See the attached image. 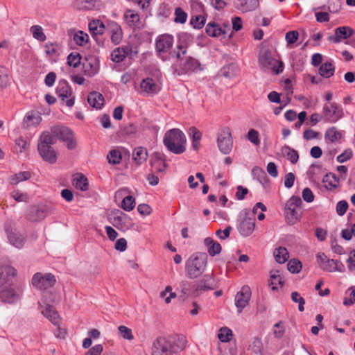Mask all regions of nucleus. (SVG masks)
Returning <instances> with one entry per match:
<instances>
[{
	"mask_svg": "<svg viewBox=\"0 0 355 355\" xmlns=\"http://www.w3.org/2000/svg\"><path fill=\"white\" fill-rule=\"evenodd\" d=\"M187 344L184 336H159L152 343L151 355H175L182 351Z\"/></svg>",
	"mask_w": 355,
	"mask_h": 355,
	"instance_id": "1",
	"label": "nucleus"
},
{
	"mask_svg": "<svg viewBox=\"0 0 355 355\" xmlns=\"http://www.w3.org/2000/svg\"><path fill=\"white\" fill-rule=\"evenodd\" d=\"M174 53L177 58L175 72L178 76L202 70L198 60L189 53L186 44H178Z\"/></svg>",
	"mask_w": 355,
	"mask_h": 355,
	"instance_id": "2",
	"label": "nucleus"
},
{
	"mask_svg": "<svg viewBox=\"0 0 355 355\" xmlns=\"http://www.w3.org/2000/svg\"><path fill=\"white\" fill-rule=\"evenodd\" d=\"M208 256L205 252H197L191 254L185 262V273L188 278L193 279L202 276L206 271Z\"/></svg>",
	"mask_w": 355,
	"mask_h": 355,
	"instance_id": "3",
	"label": "nucleus"
},
{
	"mask_svg": "<svg viewBox=\"0 0 355 355\" xmlns=\"http://www.w3.org/2000/svg\"><path fill=\"white\" fill-rule=\"evenodd\" d=\"M163 141L166 148L174 154H182L186 150L187 137L178 128L168 130L164 135Z\"/></svg>",
	"mask_w": 355,
	"mask_h": 355,
	"instance_id": "4",
	"label": "nucleus"
},
{
	"mask_svg": "<svg viewBox=\"0 0 355 355\" xmlns=\"http://www.w3.org/2000/svg\"><path fill=\"white\" fill-rule=\"evenodd\" d=\"M259 66L264 70H271L276 74L283 71V63L273 58L270 51L262 50L259 55Z\"/></svg>",
	"mask_w": 355,
	"mask_h": 355,
	"instance_id": "5",
	"label": "nucleus"
},
{
	"mask_svg": "<svg viewBox=\"0 0 355 355\" xmlns=\"http://www.w3.org/2000/svg\"><path fill=\"white\" fill-rule=\"evenodd\" d=\"M255 218L250 217V210L244 209L239 216L238 230L243 236H250L254 230Z\"/></svg>",
	"mask_w": 355,
	"mask_h": 355,
	"instance_id": "6",
	"label": "nucleus"
},
{
	"mask_svg": "<svg viewBox=\"0 0 355 355\" xmlns=\"http://www.w3.org/2000/svg\"><path fill=\"white\" fill-rule=\"evenodd\" d=\"M217 145L220 152L228 155L233 148V139L229 128H223L218 134Z\"/></svg>",
	"mask_w": 355,
	"mask_h": 355,
	"instance_id": "7",
	"label": "nucleus"
},
{
	"mask_svg": "<svg viewBox=\"0 0 355 355\" xmlns=\"http://www.w3.org/2000/svg\"><path fill=\"white\" fill-rule=\"evenodd\" d=\"M56 279L51 273L42 274L41 272L35 273L32 278V284L33 286L41 291H47L55 284Z\"/></svg>",
	"mask_w": 355,
	"mask_h": 355,
	"instance_id": "8",
	"label": "nucleus"
},
{
	"mask_svg": "<svg viewBox=\"0 0 355 355\" xmlns=\"http://www.w3.org/2000/svg\"><path fill=\"white\" fill-rule=\"evenodd\" d=\"M51 134L60 140L67 142V148L73 149L76 147V143L73 140V132L65 126L56 125L51 129Z\"/></svg>",
	"mask_w": 355,
	"mask_h": 355,
	"instance_id": "9",
	"label": "nucleus"
},
{
	"mask_svg": "<svg viewBox=\"0 0 355 355\" xmlns=\"http://www.w3.org/2000/svg\"><path fill=\"white\" fill-rule=\"evenodd\" d=\"M323 116L326 121L335 123L343 116V111L336 103H326L322 107Z\"/></svg>",
	"mask_w": 355,
	"mask_h": 355,
	"instance_id": "10",
	"label": "nucleus"
},
{
	"mask_svg": "<svg viewBox=\"0 0 355 355\" xmlns=\"http://www.w3.org/2000/svg\"><path fill=\"white\" fill-rule=\"evenodd\" d=\"M53 144V137L49 132H43L37 144L38 152L40 155H55L51 145Z\"/></svg>",
	"mask_w": 355,
	"mask_h": 355,
	"instance_id": "11",
	"label": "nucleus"
},
{
	"mask_svg": "<svg viewBox=\"0 0 355 355\" xmlns=\"http://www.w3.org/2000/svg\"><path fill=\"white\" fill-rule=\"evenodd\" d=\"M174 39L171 35L163 34L159 35L155 40V49L161 56L169 52L173 46Z\"/></svg>",
	"mask_w": 355,
	"mask_h": 355,
	"instance_id": "12",
	"label": "nucleus"
},
{
	"mask_svg": "<svg viewBox=\"0 0 355 355\" xmlns=\"http://www.w3.org/2000/svg\"><path fill=\"white\" fill-rule=\"evenodd\" d=\"M50 214L51 209L47 206H31L28 209L26 217L30 221L38 222L44 219Z\"/></svg>",
	"mask_w": 355,
	"mask_h": 355,
	"instance_id": "13",
	"label": "nucleus"
},
{
	"mask_svg": "<svg viewBox=\"0 0 355 355\" xmlns=\"http://www.w3.org/2000/svg\"><path fill=\"white\" fill-rule=\"evenodd\" d=\"M56 94L61 98L62 101L66 100L67 106L71 107L74 104V98H69L71 94L72 91L70 85L65 80H60L56 88Z\"/></svg>",
	"mask_w": 355,
	"mask_h": 355,
	"instance_id": "14",
	"label": "nucleus"
},
{
	"mask_svg": "<svg viewBox=\"0 0 355 355\" xmlns=\"http://www.w3.org/2000/svg\"><path fill=\"white\" fill-rule=\"evenodd\" d=\"M136 54L137 51H133L130 44L121 46L114 49L110 55L112 62L119 63L124 60L126 57H132V54Z\"/></svg>",
	"mask_w": 355,
	"mask_h": 355,
	"instance_id": "15",
	"label": "nucleus"
},
{
	"mask_svg": "<svg viewBox=\"0 0 355 355\" xmlns=\"http://www.w3.org/2000/svg\"><path fill=\"white\" fill-rule=\"evenodd\" d=\"M216 287V283L213 272L205 274L196 286L194 294L198 295L201 291L213 290Z\"/></svg>",
	"mask_w": 355,
	"mask_h": 355,
	"instance_id": "16",
	"label": "nucleus"
},
{
	"mask_svg": "<svg viewBox=\"0 0 355 355\" xmlns=\"http://www.w3.org/2000/svg\"><path fill=\"white\" fill-rule=\"evenodd\" d=\"M251 297V290L248 286H243L241 291L235 296V305L239 309V313L248 304Z\"/></svg>",
	"mask_w": 355,
	"mask_h": 355,
	"instance_id": "17",
	"label": "nucleus"
},
{
	"mask_svg": "<svg viewBox=\"0 0 355 355\" xmlns=\"http://www.w3.org/2000/svg\"><path fill=\"white\" fill-rule=\"evenodd\" d=\"M19 293L14 289L0 285V300L2 302L13 304L19 301Z\"/></svg>",
	"mask_w": 355,
	"mask_h": 355,
	"instance_id": "18",
	"label": "nucleus"
},
{
	"mask_svg": "<svg viewBox=\"0 0 355 355\" xmlns=\"http://www.w3.org/2000/svg\"><path fill=\"white\" fill-rule=\"evenodd\" d=\"M107 31L111 42L114 45L120 44L123 37L121 26L116 22L111 21L107 24Z\"/></svg>",
	"mask_w": 355,
	"mask_h": 355,
	"instance_id": "19",
	"label": "nucleus"
},
{
	"mask_svg": "<svg viewBox=\"0 0 355 355\" xmlns=\"http://www.w3.org/2000/svg\"><path fill=\"white\" fill-rule=\"evenodd\" d=\"M139 93L147 95H153L159 91V86L150 78L143 79L139 86Z\"/></svg>",
	"mask_w": 355,
	"mask_h": 355,
	"instance_id": "20",
	"label": "nucleus"
},
{
	"mask_svg": "<svg viewBox=\"0 0 355 355\" xmlns=\"http://www.w3.org/2000/svg\"><path fill=\"white\" fill-rule=\"evenodd\" d=\"M17 275V270L9 265H2L0 266V284L3 285L12 280Z\"/></svg>",
	"mask_w": 355,
	"mask_h": 355,
	"instance_id": "21",
	"label": "nucleus"
},
{
	"mask_svg": "<svg viewBox=\"0 0 355 355\" xmlns=\"http://www.w3.org/2000/svg\"><path fill=\"white\" fill-rule=\"evenodd\" d=\"M353 30L349 26H340L335 30L334 35H329L328 40L334 43H339L342 39H347L352 36Z\"/></svg>",
	"mask_w": 355,
	"mask_h": 355,
	"instance_id": "22",
	"label": "nucleus"
},
{
	"mask_svg": "<svg viewBox=\"0 0 355 355\" xmlns=\"http://www.w3.org/2000/svg\"><path fill=\"white\" fill-rule=\"evenodd\" d=\"M42 121L40 114L34 110L28 112L23 119V127L29 128L38 125Z\"/></svg>",
	"mask_w": 355,
	"mask_h": 355,
	"instance_id": "23",
	"label": "nucleus"
},
{
	"mask_svg": "<svg viewBox=\"0 0 355 355\" xmlns=\"http://www.w3.org/2000/svg\"><path fill=\"white\" fill-rule=\"evenodd\" d=\"M83 70L87 76H94L99 71V64L97 60L94 58H86L83 63Z\"/></svg>",
	"mask_w": 355,
	"mask_h": 355,
	"instance_id": "24",
	"label": "nucleus"
},
{
	"mask_svg": "<svg viewBox=\"0 0 355 355\" xmlns=\"http://www.w3.org/2000/svg\"><path fill=\"white\" fill-rule=\"evenodd\" d=\"M235 7L243 12L255 10L259 6V0H235Z\"/></svg>",
	"mask_w": 355,
	"mask_h": 355,
	"instance_id": "25",
	"label": "nucleus"
},
{
	"mask_svg": "<svg viewBox=\"0 0 355 355\" xmlns=\"http://www.w3.org/2000/svg\"><path fill=\"white\" fill-rule=\"evenodd\" d=\"M6 232L8 234V239L9 242L12 245L17 248H20L24 244V238L21 236H19L16 232H13L11 228V224L7 223L5 227Z\"/></svg>",
	"mask_w": 355,
	"mask_h": 355,
	"instance_id": "26",
	"label": "nucleus"
},
{
	"mask_svg": "<svg viewBox=\"0 0 355 355\" xmlns=\"http://www.w3.org/2000/svg\"><path fill=\"white\" fill-rule=\"evenodd\" d=\"M127 216L119 210H116L110 218L112 224L118 230L124 231L125 229V223L127 220Z\"/></svg>",
	"mask_w": 355,
	"mask_h": 355,
	"instance_id": "27",
	"label": "nucleus"
},
{
	"mask_svg": "<svg viewBox=\"0 0 355 355\" xmlns=\"http://www.w3.org/2000/svg\"><path fill=\"white\" fill-rule=\"evenodd\" d=\"M42 314L54 325H59L60 318L58 311L51 306H44L40 309Z\"/></svg>",
	"mask_w": 355,
	"mask_h": 355,
	"instance_id": "28",
	"label": "nucleus"
},
{
	"mask_svg": "<svg viewBox=\"0 0 355 355\" xmlns=\"http://www.w3.org/2000/svg\"><path fill=\"white\" fill-rule=\"evenodd\" d=\"M76 6L80 10H98L102 6V3L98 0H76Z\"/></svg>",
	"mask_w": 355,
	"mask_h": 355,
	"instance_id": "29",
	"label": "nucleus"
},
{
	"mask_svg": "<svg viewBox=\"0 0 355 355\" xmlns=\"http://www.w3.org/2000/svg\"><path fill=\"white\" fill-rule=\"evenodd\" d=\"M123 19L130 27H137L140 23V17L138 12L131 9L125 11Z\"/></svg>",
	"mask_w": 355,
	"mask_h": 355,
	"instance_id": "30",
	"label": "nucleus"
},
{
	"mask_svg": "<svg viewBox=\"0 0 355 355\" xmlns=\"http://www.w3.org/2000/svg\"><path fill=\"white\" fill-rule=\"evenodd\" d=\"M57 300V295L51 291H45L42 293L41 300L38 302L40 309L44 306H51Z\"/></svg>",
	"mask_w": 355,
	"mask_h": 355,
	"instance_id": "31",
	"label": "nucleus"
},
{
	"mask_svg": "<svg viewBox=\"0 0 355 355\" xmlns=\"http://www.w3.org/2000/svg\"><path fill=\"white\" fill-rule=\"evenodd\" d=\"M204 244L207 246V252L211 257H214L221 252L222 248L220 243L214 241L211 237L205 239Z\"/></svg>",
	"mask_w": 355,
	"mask_h": 355,
	"instance_id": "32",
	"label": "nucleus"
},
{
	"mask_svg": "<svg viewBox=\"0 0 355 355\" xmlns=\"http://www.w3.org/2000/svg\"><path fill=\"white\" fill-rule=\"evenodd\" d=\"M189 134L191 138L192 148L198 153L200 147L202 133L196 127L192 126L189 129Z\"/></svg>",
	"mask_w": 355,
	"mask_h": 355,
	"instance_id": "33",
	"label": "nucleus"
},
{
	"mask_svg": "<svg viewBox=\"0 0 355 355\" xmlns=\"http://www.w3.org/2000/svg\"><path fill=\"white\" fill-rule=\"evenodd\" d=\"M87 101L92 107L101 109L104 103V98L100 93L94 92L88 95Z\"/></svg>",
	"mask_w": 355,
	"mask_h": 355,
	"instance_id": "34",
	"label": "nucleus"
},
{
	"mask_svg": "<svg viewBox=\"0 0 355 355\" xmlns=\"http://www.w3.org/2000/svg\"><path fill=\"white\" fill-rule=\"evenodd\" d=\"M73 185L77 189L83 191L88 190L89 188V184L87 178L81 173H77L74 175L73 179Z\"/></svg>",
	"mask_w": 355,
	"mask_h": 355,
	"instance_id": "35",
	"label": "nucleus"
},
{
	"mask_svg": "<svg viewBox=\"0 0 355 355\" xmlns=\"http://www.w3.org/2000/svg\"><path fill=\"white\" fill-rule=\"evenodd\" d=\"M150 164L153 170L157 173L164 172L167 166L166 159L162 157H152Z\"/></svg>",
	"mask_w": 355,
	"mask_h": 355,
	"instance_id": "36",
	"label": "nucleus"
},
{
	"mask_svg": "<svg viewBox=\"0 0 355 355\" xmlns=\"http://www.w3.org/2000/svg\"><path fill=\"white\" fill-rule=\"evenodd\" d=\"M335 71V67L331 62H325L319 68V74L325 78L331 77Z\"/></svg>",
	"mask_w": 355,
	"mask_h": 355,
	"instance_id": "37",
	"label": "nucleus"
},
{
	"mask_svg": "<svg viewBox=\"0 0 355 355\" xmlns=\"http://www.w3.org/2000/svg\"><path fill=\"white\" fill-rule=\"evenodd\" d=\"M322 269L327 272H343L344 266L338 261H336L334 259H327L326 263L322 265Z\"/></svg>",
	"mask_w": 355,
	"mask_h": 355,
	"instance_id": "38",
	"label": "nucleus"
},
{
	"mask_svg": "<svg viewBox=\"0 0 355 355\" xmlns=\"http://www.w3.org/2000/svg\"><path fill=\"white\" fill-rule=\"evenodd\" d=\"M342 136V132L338 130L334 126L329 128L324 135L325 139L332 143L338 142Z\"/></svg>",
	"mask_w": 355,
	"mask_h": 355,
	"instance_id": "39",
	"label": "nucleus"
},
{
	"mask_svg": "<svg viewBox=\"0 0 355 355\" xmlns=\"http://www.w3.org/2000/svg\"><path fill=\"white\" fill-rule=\"evenodd\" d=\"M286 219L289 225H293L297 223L300 217V214L295 208L286 206L285 210Z\"/></svg>",
	"mask_w": 355,
	"mask_h": 355,
	"instance_id": "40",
	"label": "nucleus"
},
{
	"mask_svg": "<svg viewBox=\"0 0 355 355\" xmlns=\"http://www.w3.org/2000/svg\"><path fill=\"white\" fill-rule=\"evenodd\" d=\"M206 33L211 37H219L225 34V31L216 23H209L206 27Z\"/></svg>",
	"mask_w": 355,
	"mask_h": 355,
	"instance_id": "41",
	"label": "nucleus"
},
{
	"mask_svg": "<svg viewBox=\"0 0 355 355\" xmlns=\"http://www.w3.org/2000/svg\"><path fill=\"white\" fill-rule=\"evenodd\" d=\"M89 29L94 35H101L105 30V25L99 20H93L89 23Z\"/></svg>",
	"mask_w": 355,
	"mask_h": 355,
	"instance_id": "42",
	"label": "nucleus"
},
{
	"mask_svg": "<svg viewBox=\"0 0 355 355\" xmlns=\"http://www.w3.org/2000/svg\"><path fill=\"white\" fill-rule=\"evenodd\" d=\"M275 261L279 263H285L289 258L287 249L284 247H279L275 249L274 252Z\"/></svg>",
	"mask_w": 355,
	"mask_h": 355,
	"instance_id": "43",
	"label": "nucleus"
},
{
	"mask_svg": "<svg viewBox=\"0 0 355 355\" xmlns=\"http://www.w3.org/2000/svg\"><path fill=\"white\" fill-rule=\"evenodd\" d=\"M270 286L272 290H276L277 285L279 284L282 286L284 284V277L279 274L278 270L270 272Z\"/></svg>",
	"mask_w": 355,
	"mask_h": 355,
	"instance_id": "44",
	"label": "nucleus"
},
{
	"mask_svg": "<svg viewBox=\"0 0 355 355\" xmlns=\"http://www.w3.org/2000/svg\"><path fill=\"white\" fill-rule=\"evenodd\" d=\"M60 46L58 43L47 42L44 46V51L50 57L60 55Z\"/></svg>",
	"mask_w": 355,
	"mask_h": 355,
	"instance_id": "45",
	"label": "nucleus"
},
{
	"mask_svg": "<svg viewBox=\"0 0 355 355\" xmlns=\"http://www.w3.org/2000/svg\"><path fill=\"white\" fill-rule=\"evenodd\" d=\"M29 148V142L20 137L15 140V149L17 153H26Z\"/></svg>",
	"mask_w": 355,
	"mask_h": 355,
	"instance_id": "46",
	"label": "nucleus"
},
{
	"mask_svg": "<svg viewBox=\"0 0 355 355\" xmlns=\"http://www.w3.org/2000/svg\"><path fill=\"white\" fill-rule=\"evenodd\" d=\"M31 177V173L28 171L19 172L13 175L10 179V183L13 185L19 184L21 181L27 180Z\"/></svg>",
	"mask_w": 355,
	"mask_h": 355,
	"instance_id": "47",
	"label": "nucleus"
},
{
	"mask_svg": "<svg viewBox=\"0 0 355 355\" xmlns=\"http://www.w3.org/2000/svg\"><path fill=\"white\" fill-rule=\"evenodd\" d=\"M73 39L77 45L81 46L85 45L89 40L88 35L82 31L75 33Z\"/></svg>",
	"mask_w": 355,
	"mask_h": 355,
	"instance_id": "48",
	"label": "nucleus"
},
{
	"mask_svg": "<svg viewBox=\"0 0 355 355\" xmlns=\"http://www.w3.org/2000/svg\"><path fill=\"white\" fill-rule=\"evenodd\" d=\"M30 31L33 35V37L38 41L44 42L46 40V37L43 32V28L39 25L32 26L30 28Z\"/></svg>",
	"mask_w": 355,
	"mask_h": 355,
	"instance_id": "49",
	"label": "nucleus"
},
{
	"mask_svg": "<svg viewBox=\"0 0 355 355\" xmlns=\"http://www.w3.org/2000/svg\"><path fill=\"white\" fill-rule=\"evenodd\" d=\"M160 297L164 300L166 304L171 303V300L177 297L175 293L172 292V287L171 286H166L165 289L159 293Z\"/></svg>",
	"mask_w": 355,
	"mask_h": 355,
	"instance_id": "50",
	"label": "nucleus"
},
{
	"mask_svg": "<svg viewBox=\"0 0 355 355\" xmlns=\"http://www.w3.org/2000/svg\"><path fill=\"white\" fill-rule=\"evenodd\" d=\"M232 336V331L230 329L227 327H222L219 330L218 338L221 342L227 343L231 340Z\"/></svg>",
	"mask_w": 355,
	"mask_h": 355,
	"instance_id": "51",
	"label": "nucleus"
},
{
	"mask_svg": "<svg viewBox=\"0 0 355 355\" xmlns=\"http://www.w3.org/2000/svg\"><path fill=\"white\" fill-rule=\"evenodd\" d=\"M252 174L262 184L268 180L265 171L259 166H255L252 168Z\"/></svg>",
	"mask_w": 355,
	"mask_h": 355,
	"instance_id": "52",
	"label": "nucleus"
},
{
	"mask_svg": "<svg viewBox=\"0 0 355 355\" xmlns=\"http://www.w3.org/2000/svg\"><path fill=\"white\" fill-rule=\"evenodd\" d=\"M81 56L78 53L72 52L67 56V64L76 68L80 64Z\"/></svg>",
	"mask_w": 355,
	"mask_h": 355,
	"instance_id": "53",
	"label": "nucleus"
},
{
	"mask_svg": "<svg viewBox=\"0 0 355 355\" xmlns=\"http://www.w3.org/2000/svg\"><path fill=\"white\" fill-rule=\"evenodd\" d=\"M135 205V198L132 196H128L123 198L121 202V207L127 211L132 210Z\"/></svg>",
	"mask_w": 355,
	"mask_h": 355,
	"instance_id": "54",
	"label": "nucleus"
},
{
	"mask_svg": "<svg viewBox=\"0 0 355 355\" xmlns=\"http://www.w3.org/2000/svg\"><path fill=\"white\" fill-rule=\"evenodd\" d=\"M119 335L125 340H132L134 339V336L131 329L124 325H121L118 327Z\"/></svg>",
	"mask_w": 355,
	"mask_h": 355,
	"instance_id": "55",
	"label": "nucleus"
},
{
	"mask_svg": "<svg viewBox=\"0 0 355 355\" xmlns=\"http://www.w3.org/2000/svg\"><path fill=\"white\" fill-rule=\"evenodd\" d=\"M287 268L291 272L298 273L302 269V263L299 260L293 259L289 261Z\"/></svg>",
	"mask_w": 355,
	"mask_h": 355,
	"instance_id": "56",
	"label": "nucleus"
},
{
	"mask_svg": "<svg viewBox=\"0 0 355 355\" xmlns=\"http://www.w3.org/2000/svg\"><path fill=\"white\" fill-rule=\"evenodd\" d=\"M323 182H328V186H326L327 187H329L330 189H334L337 187L339 179L334 174L330 173L324 177Z\"/></svg>",
	"mask_w": 355,
	"mask_h": 355,
	"instance_id": "57",
	"label": "nucleus"
},
{
	"mask_svg": "<svg viewBox=\"0 0 355 355\" xmlns=\"http://www.w3.org/2000/svg\"><path fill=\"white\" fill-rule=\"evenodd\" d=\"M175 22L184 24L186 22L187 19V13L182 10L180 8H176L175 10Z\"/></svg>",
	"mask_w": 355,
	"mask_h": 355,
	"instance_id": "58",
	"label": "nucleus"
},
{
	"mask_svg": "<svg viewBox=\"0 0 355 355\" xmlns=\"http://www.w3.org/2000/svg\"><path fill=\"white\" fill-rule=\"evenodd\" d=\"M10 196L12 198L15 199V201L20 202H28V196L26 193H21L18 190H15L10 193Z\"/></svg>",
	"mask_w": 355,
	"mask_h": 355,
	"instance_id": "59",
	"label": "nucleus"
},
{
	"mask_svg": "<svg viewBox=\"0 0 355 355\" xmlns=\"http://www.w3.org/2000/svg\"><path fill=\"white\" fill-rule=\"evenodd\" d=\"M291 299L294 302H297L299 304L298 309L300 311H303L304 310V299L301 297L297 291H294L291 293Z\"/></svg>",
	"mask_w": 355,
	"mask_h": 355,
	"instance_id": "60",
	"label": "nucleus"
},
{
	"mask_svg": "<svg viewBox=\"0 0 355 355\" xmlns=\"http://www.w3.org/2000/svg\"><path fill=\"white\" fill-rule=\"evenodd\" d=\"M205 23V19L202 15H196L191 19V24L196 28H201Z\"/></svg>",
	"mask_w": 355,
	"mask_h": 355,
	"instance_id": "61",
	"label": "nucleus"
},
{
	"mask_svg": "<svg viewBox=\"0 0 355 355\" xmlns=\"http://www.w3.org/2000/svg\"><path fill=\"white\" fill-rule=\"evenodd\" d=\"M8 81V69L4 67L0 66V87L6 86Z\"/></svg>",
	"mask_w": 355,
	"mask_h": 355,
	"instance_id": "62",
	"label": "nucleus"
},
{
	"mask_svg": "<svg viewBox=\"0 0 355 355\" xmlns=\"http://www.w3.org/2000/svg\"><path fill=\"white\" fill-rule=\"evenodd\" d=\"M299 37V33L297 31H289L286 33L285 39L288 45L294 44Z\"/></svg>",
	"mask_w": 355,
	"mask_h": 355,
	"instance_id": "63",
	"label": "nucleus"
},
{
	"mask_svg": "<svg viewBox=\"0 0 355 355\" xmlns=\"http://www.w3.org/2000/svg\"><path fill=\"white\" fill-rule=\"evenodd\" d=\"M103 347L101 344H97L91 347L85 355H101L103 352Z\"/></svg>",
	"mask_w": 355,
	"mask_h": 355,
	"instance_id": "64",
	"label": "nucleus"
}]
</instances>
